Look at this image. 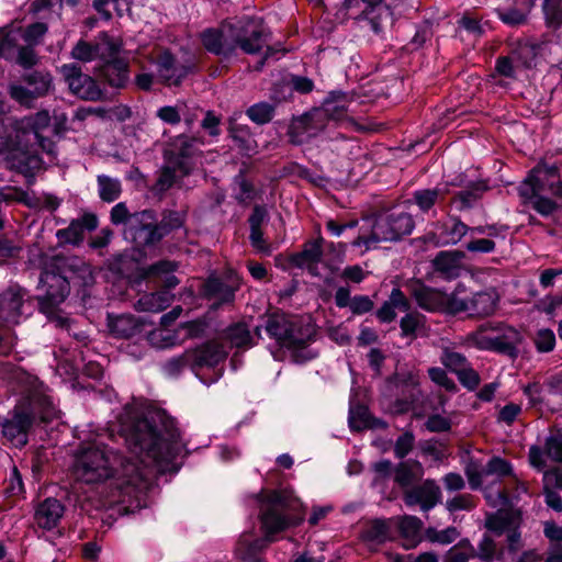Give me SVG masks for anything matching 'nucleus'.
I'll use <instances>...</instances> for the list:
<instances>
[{"label":"nucleus","instance_id":"obj_1","mask_svg":"<svg viewBox=\"0 0 562 562\" xmlns=\"http://www.w3.org/2000/svg\"><path fill=\"white\" fill-rule=\"evenodd\" d=\"M119 432L136 458L122 456L99 436L83 442L76 453L74 474L78 481L98 484L114 479L119 486H138L149 467L168 464L184 449L176 420L160 412L143 416L125 407L119 417Z\"/></svg>","mask_w":562,"mask_h":562},{"label":"nucleus","instance_id":"obj_2","mask_svg":"<svg viewBox=\"0 0 562 562\" xmlns=\"http://www.w3.org/2000/svg\"><path fill=\"white\" fill-rule=\"evenodd\" d=\"M21 397L2 424L3 437L14 447L22 448L29 441V431L35 420H49L55 407L43 383L24 371L15 372Z\"/></svg>","mask_w":562,"mask_h":562},{"label":"nucleus","instance_id":"obj_3","mask_svg":"<svg viewBox=\"0 0 562 562\" xmlns=\"http://www.w3.org/2000/svg\"><path fill=\"white\" fill-rule=\"evenodd\" d=\"M262 329L278 345L291 350L295 362L304 363L316 357V352L307 349L314 341L316 330L312 323L303 317L281 311L267 313L262 316L261 324L256 326L255 336L261 338Z\"/></svg>","mask_w":562,"mask_h":562},{"label":"nucleus","instance_id":"obj_4","mask_svg":"<svg viewBox=\"0 0 562 562\" xmlns=\"http://www.w3.org/2000/svg\"><path fill=\"white\" fill-rule=\"evenodd\" d=\"M31 252L30 261L42 270L40 285L45 290V294L38 297L40 307L42 312L50 313L68 296L69 278L83 262L77 257L49 256L37 245H34Z\"/></svg>","mask_w":562,"mask_h":562},{"label":"nucleus","instance_id":"obj_5","mask_svg":"<svg viewBox=\"0 0 562 562\" xmlns=\"http://www.w3.org/2000/svg\"><path fill=\"white\" fill-rule=\"evenodd\" d=\"M240 26L227 25L221 29H207L201 33L203 46L215 55L231 56L237 47L254 55L266 45V34L261 25L247 19Z\"/></svg>","mask_w":562,"mask_h":562},{"label":"nucleus","instance_id":"obj_6","mask_svg":"<svg viewBox=\"0 0 562 562\" xmlns=\"http://www.w3.org/2000/svg\"><path fill=\"white\" fill-rule=\"evenodd\" d=\"M415 227L413 216L404 211L392 209L378 214L368 236H359L355 246H366L370 249L381 241H396L403 236L412 234Z\"/></svg>","mask_w":562,"mask_h":562},{"label":"nucleus","instance_id":"obj_7","mask_svg":"<svg viewBox=\"0 0 562 562\" xmlns=\"http://www.w3.org/2000/svg\"><path fill=\"white\" fill-rule=\"evenodd\" d=\"M260 520L265 538L252 541L249 546V553L266 549L269 543L274 541L276 533L299 525L302 518L290 516L283 497L279 493H273L261 512Z\"/></svg>","mask_w":562,"mask_h":562},{"label":"nucleus","instance_id":"obj_8","mask_svg":"<svg viewBox=\"0 0 562 562\" xmlns=\"http://www.w3.org/2000/svg\"><path fill=\"white\" fill-rule=\"evenodd\" d=\"M123 234L125 239L139 249L154 248L162 239L156 214L151 210L133 213L130 226L124 228Z\"/></svg>","mask_w":562,"mask_h":562},{"label":"nucleus","instance_id":"obj_9","mask_svg":"<svg viewBox=\"0 0 562 562\" xmlns=\"http://www.w3.org/2000/svg\"><path fill=\"white\" fill-rule=\"evenodd\" d=\"M458 289L450 305V314L467 313L470 317L483 318L494 314L497 307L498 295L494 290H484L473 293L469 297H461Z\"/></svg>","mask_w":562,"mask_h":562},{"label":"nucleus","instance_id":"obj_10","mask_svg":"<svg viewBox=\"0 0 562 562\" xmlns=\"http://www.w3.org/2000/svg\"><path fill=\"white\" fill-rule=\"evenodd\" d=\"M330 109H313L301 116L294 117L288 130L290 143L302 145L324 132L328 125V111Z\"/></svg>","mask_w":562,"mask_h":562},{"label":"nucleus","instance_id":"obj_11","mask_svg":"<svg viewBox=\"0 0 562 562\" xmlns=\"http://www.w3.org/2000/svg\"><path fill=\"white\" fill-rule=\"evenodd\" d=\"M529 191L533 194L542 192L562 198V181L559 168L554 165L538 164L519 188L521 196H528Z\"/></svg>","mask_w":562,"mask_h":562},{"label":"nucleus","instance_id":"obj_12","mask_svg":"<svg viewBox=\"0 0 562 562\" xmlns=\"http://www.w3.org/2000/svg\"><path fill=\"white\" fill-rule=\"evenodd\" d=\"M406 289L420 308L428 312H442L450 314V305L452 299H454V291L448 294L440 290L427 286L420 280L408 281L406 283Z\"/></svg>","mask_w":562,"mask_h":562},{"label":"nucleus","instance_id":"obj_13","mask_svg":"<svg viewBox=\"0 0 562 562\" xmlns=\"http://www.w3.org/2000/svg\"><path fill=\"white\" fill-rule=\"evenodd\" d=\"M27 292L19 284H11L0 292V325L14 326L24 317Z\"/></svg>","mask_w":562,"mask_h":562},{"label":"nucleus","instance_id":"obj_14","mask_svg":"<svg viewBox=\"0 0 562 562\" xmlns=\"http://www.w3.org/2000/svg\"><path fill=\"white\" fill-rule=\"evenodd\" d=\"M61 71L71 93L78 98L87 101L104 99V92L99 83L92 77L82 74L77 65H64Z\"/></svg>","mask_w":562,"mask_h":562},{"label":"nucleus","instance_id":"obj_15","mask_svg":"<svg viewBox=\"0 0 562 562\" xmlns=\"http://www.w3.org/2000/svg\"><path fill=\"white\" fill-rule=\"evenodd\" d=\"M404 503L409 506H419L428 512L441 501V491L436 481L427 479L422 484L412 486L404 492Z\"/></svg>","mask_w":562,"mask_h":562},{"label":"nucleus","instance_id":"obj_16","mask_svg":"<svg viewBox=\"0 0 562 562\" xmlns=\"http://www.w3.org/2000/svg\"><path fill=\"white\" fill-rule=\"evenodd\" d=\"M47 32V25L36 22L26 27H16L9 31L1 40V48L8 52L12 47H18L21 43L37 46Z\"/></svg>","mask_w":562,"mask_h":562},{"label":"nucleus","instance_id":"obj_17","mask_svg":"<svg viewBox=\"0 0 562 562\" xmlns=\"http://www.w3.org/2000/svg\"><path fill=\"white\" fill-rule=\"evenodd\" d=\"M98 227V217L92 213H86L81 217L72 220L68 227L58 229L56 237L59 245H79L83 241L85 233Z\"/></svg>","mask_w":562,"mask_h":562},{"label":"nucleus","instance_id":"obj_18","mask_svg":"<svg viewBox=\"0 0 562 562\" xmlns=\"http://www.w3.org/2000/svg\"><path fill=\"white\" fill-rule=\"evenodd\" d=\"M98 76L112 89H125L130 83V64L126 59L104 61L99 68Z\"/></svg>","mask_w":562,"mask_h":562},{"label":"nucleus","instance_id":"obj_19","mask_svg":"<svg viewBox=\"0 0 562 562\" xmlns=\"http://www.w3.org/2000/svg\"><path fill=\"white\" fill-rule=\"evenodd\" d=\"M237 290V283H227L218 277H210L203 284V294L207 300L213 301L211 308L214 311L225 304H232Z\"/></svg>","mask_w":562,"mask_h":562},{"label":"nucleus","instance_id":"obj_20","mask_svg":"<svg viewBox=\"0 0 562 562\" xmlns=\"http://www.w3.org/2000/svg\"><path fill=\"white\" fill-rule=\"evenodd\" d=\"M65 507L60 501L48 497L40 503L34 513L35 524L45 530L56 528L63 518Z\"/></svg>","mask_w":562,"mask_h":562},{"label":"nucleus","instance_id":"obj_21","mask_svg":"<svg viewBox=\"0 0 562 562\" xmlns=\"http://www.w3.org/2000/svg\"><path fill=\"white\" fill-rule=\"evenodd\" d=\"M156 68L160 79L169 86L179 85L188 74V68L178 65L175 56L169 50H162L157 55Z\"/></svg>","mask_w":562,"mask_h":562},{"label":"nucleus","instance_id":"obj_22","mask_svg":"<svg viewBox=\"0 0 562 562\" xmlns=\"http://www.w3.org/2000/svg\"><path fill=\"white\" fill-rule=\"evenodd\" d=\"M464 257L460 250L439 251L432 260L434 270L443 279H456L461 273Z\"/></svg>","mask_w":562,"mask_h":562},{"label":"nucleus","instance_id":"obj_23","mask_svg":"<svg viewBox=\"0 0 562 562\" xmlns=\"http://www.w3.org/2000/svg\"><path fill=\"white\" fill-rule=\"evenodd\" d=\"M189 350L192 352V358H194L193 372L204 367H215L227 357V352L224 350L223 346L215 341H209L198 348Z\"/></svg>","mask_w":562,"mask_h":562},{"label":"nucleus","instance_id":"obj_24","mask_svg":"<svg viewBox=\"0 0 562 562\" xmlns=\"http://www.w3.org/2000/svg\"><path fill=\"white\" fill-rule=\"evenodd\" d=\"M393 530L396 529L404 540V548L411 549L416 547L422 540L423 521L412 515L393 517Z\"/></svg>","mask_w":562,"mask_h":562},{"label":"nucleus","instance_id":"obj_25","mask_svg":"<svg viewBox=\"0 0 562 562\" xmlns=\"http://www.w3.org/2000/svg\"><path fill=\"white\" fill-rule=\"evenodd\" d=\"M323 244L322 236L305 241L301 251L291 255L290 262L297 268L315 269L323 258Z\"/></svg>","mask_w":562,"mask_h":562},{"label":"nucleus","instance_id":"obj_26","mask_svg":"<svg viewBox=\"0 0 562 562\" xmlns=\"http://www.w3.org/2000/svg\"><path fill=\"white\" fill-rule=\"evenodd\" d=\"M108 328L113 337L128 339L142 331L143 324L132 314H108Z\"/></svg>","mask_w":562,"mask_h":562},{"label":"nucleus","instance_id":"obj_27","mask_svg":"<svg viewBox=\"0 0 562 562\" xmlns=\"http://www.w3.org/2000/svg\"><path fill=\"white\" fill-rule=\"evenodd\" d=\"M495 342H493L494 347L493 351H497L510 357H515L517 355V346L521 341L520 333L508 325L503 323L496 324V335Z\"/></svg>","mask_w":562,"mask_h":562},{"label":"nucleus","instance_id":"obj_28","mask_svg":"<svg viewBox=\"0 0 562 562\" xmlns=\"http://www.w3.org/2000/svg\"><path fill=\"white\" fill-rule=\"evenodd\" d=\"M396 310L401 312H408L411 303L403 291L394 288L391 291L389 299L376 311V317L381 323H391L396 318Z\"/></svg>","mask_w":562,"mask_h":562},{"label":"nucleus","instance_id":"obj_29","mask_svg":"<svg viewBox=\"0 0 562 562\" xmlns=\"http://www.w3.org/2000/svg\"><path fill=\"white\" fill-rule=\"evenodd\" d=\"M268 212L262 205H255L248 218L250 226L249 240L254 248L259 251H269V245L263 238L262 225L267 221Z\"/></svg>","mask_w":562,"mask_h":562},{"label":"nucleus","instance_id":"obj_30","mask_svg":"<svg viewBox=\"0 0 562 562\" xmlns=\"http://www.w3.org/2000/svg\"><path fill=\"white\" fill-rule=\"evenodd\" d=\"M447 192V190L441 188L419 189L413 192L407 203L416 205L423 214L432 212L436 215L434 209L438 202L445 199Z\"/></svg>","mask_w":562,"mask_h":562},{"label":"nucleus","instance_id":"obj_31","mask_svg":"<svg viewBox=\"0 0 562 562\" xmlns=\"http://www.w3.org/2000/svg\"><path fill=\"white\" fill-rule=\"evenodd\" d=\"M393 521L389 519H373L369 521L363 531L362 538L364 541L374 543H384L387 540L393 539Z\"/></svg>","mask_w":562,"mask_h":562},{"label":"nucleus","instance_id":"obj_32","mask_svg":"<svg viewBox=\"0 0 562 562\" xmlns=\"http://www.w3.org/2000/svg\"><path fill=\"white\" fill-rule=\"evenodd\" d=\"M182 158H178L172 166L167 165L161 168L160 175L157 180V187L159 190L165 191L173 186L177 178L179 176L184 177L189 175L191 167L188 165L184 159V154L182 153Z\"/></svg>","mask_w":562,"mask_h":562},{"label":"nucleus","instance_id":"obj_33","mask_svg":"<svg viewBox=\"0 0 562 562\" xmlns=\"http://www.w3.org/2000/svg\"><path fill=\"white\" fill-rule=\"evenodd\" d=\"M488 189L484 181L473 182L464 190L454 194L452 202L457 204L459 211L471 209Z\"/></svg>","mask_w":562,"mask_h":562},{"label":"nucleus","instance_id":"obj_34","mask_svg":"<svg viewBox=\"0 0 562 562\" xmlns=\"http://www.w3.org/2000/svg\"><path fill=\"white\" fill-rule=\"evenodd\" d=\"M470 227L459 217H450L448 222L440 226L439 241L441 245H456L469 232Z\"/></svg>","mask_w":562,"mask_h":562},{"label":"nucleus","instance_id":"obj_35","mask_svg":"<svg viewBox=\"0 0 562 562\" xmlns=\"http://www.w3.org/2000/svg\"><path fill=\"white\" fill-rule=\"evenodd\" d=\"M171 294L168 291H158L142 295L135 304L140 312L158 313L167 308L171 303Z\"/></svg>","mask_w":562,"mask_h":562},{"label":"nucleus","instance_id":"obj_36","mask_svg":"<svg viewBox=\"0 0 562 562\" xmlns=\"http://www.w3.org/2000/svg\"><path fill=\"white\" fill-rule=\"evenodd\" d=\"M424 474L423 465L419 461L407 460L401 462L394 470V480L402 487H408L414 481L420 479Z\"/></svg>","mask_w":562,"mask_h":562},{"label":"nucleus","instance_id":"obj_37","mask_svg":"<svg viewBox=\"0 0 562 562\" xmlns=\"http://www.w3.org/2000/svg\"><path fill=\"white\" fill-rule=\"evenodd\" d=\"M229 134L244 155L251 156L257 153V143L248 126L231 122Z\"/></svg>","mask_w":562,"mask_h":562},{"label":"nucleus","instance_id":"obj_38","mask_svg":"<svg viewBox=\"0 0 562 562\" xmlns=\"http://www.w3.org/2000/svg\"><path fill=\"white\" fill-rule=\"evenodd\" d=\"M543 44L524 42L510 53L519 68H531L536 65L537 56L543 50Z\"/></svg>","mask_w":562,"mask_h":562},{"label":"nucleus","instance_id":"obj_39","mask_svg":"<svg viewBox=\"0 0 562 562\" xmlns=\"http://www.w3.org/2000/svg\"><path fill=\"white\" fill-rule=\"evenodd\" d=\"M95 57L104 61L122 59L119 57L122 50V42L106 33H100L94 44Z\"/></svg>","mask_w":562,"mask_h":562},{"label":"nucleus","instance_id":"obj_40","mask_svg":"<svg viewBox=\"0 0 562 562\" xmlns=\"http://www.w3.org/2000/svg\"><path fill=\"white\" fill-rule=\"evenodd\" d=\"M18 130L31 132L34 136L43 134L50 124V115L47 110H41L34 114L24 116L18 123Z\"/></svg>","mask_w":562,"mask_h":562},{"label":"nucleus","instance_id":"obj_41","mask_svg":"<svg viewBox=\"0 0 562 562\" xmlns=\"http://www.w3.org/2000/svg\"><path fill=\"white\" fill-rule=\"evenodd\" d=\"M99 196L103 202L111 203L117 200L122 193L120 179L106 175L97 177Z\"/></svg>","mask_w":562,"mask_h":562},{"label":"nucleus","instance_id":"obj_42","mask_svg":"<svg viewBox=\"0 0 562 562\" xmlns=\"http://www.w3.org/2000/svg\"><path fill=\"white\" fill-rule=\"evenodd\" d=\"M496 324H483L476 330L468 335V341L472 342L476 348L482 350H492L496 338Z\"/></svg>","mask_w":562,"mask_h":562},{"label":"nucleus","instance_id":"obj_43","mask_svg":"<svg viewBox=\"0 0 562 562\" xmlns=\"http://www.w3.org/2000/svg\"><path fill=\"white\" fill-rule=\"evenodd\" d=\"M348 95L344 92H330L323 103L322 108H317L318 110H327V108H331L328 111V122L330 120L338 121L344 117L347 111Z\"/></svg>","mask_w":562,"mask_h":562},{"label":"nucleus","instance_id":"obj_44","mask_svg":"<svg viewBox=\"0 0 562 562\" xmlns=\"http://www.w3.org/2000/svg\"><path fill=\"white\" fill-rule=\"evenodd\" d=\"M361 16L367 20L374 33L383 30V23L391 18V11L385 5H366Z\"/></svg>","mask_w":562,"mask_h":562},{"label":"nucleus","instance_id":"obj_45","mask_svg":"<svg viewBox=\"0 0 562 562\" xmlns=\"http://www.w3.org/2000/svg\"><path fill=\"white\" fill-rule=\"evenodd\" d=\"M225 338L236 348H249L254 345L249 328L244 323L229 326L225 331Z\"/></svg>","mask_w":562,"mask_h":562},{"label":"nucleus","instance_id":"obj_46","mask_svg":"<svg viewBox=\"0 0 562 562\" xmlns=\"http://www.w3.org/2000/svg\"><path fill=\"white\" fill-rule=\"evenodd\" d=\"M441 364L452 373L464 369L470 362L468 358L451 346H443L440 355Z\"/></svg>","mask_w":562,"mask_h":562},{"label":"nucleus","instance_id":"obj_47","mask_svg":"<svg viewBox=\"0 0 562 562\" xmlns=\"http://www.w3.org/2000/svg\"><path fill=\"white\" fill-rule=\"evenodd\" d=\"M23 81L41 98L46 95L52 88V76L44 71H33L23 77Z\"/></svg>","mask_w":562,"mask_h":562},{"label":"nucleus","instance_id":"obj_48","mask_svg":"<svg viewBox=\"0 0 562 562\" xmlns=\"http://www.w3.org/2000/svg\"><path fill=\"white\" fill-rule=\"evenodd\" d=\"M193 359L194 358H192V352H190V350L187 349L180 356H177V357H173V358L167 360L162 364V370L169 376H178L187 368H189L193 371Z\"/></svg>","mask_w":562,"mask_h":562},{"label":"nucleus","instance_id":"obj_49","mask_svg":"<svg viewBox=\"0 0 562 562\" xmlns=\"http://www.w3.org/2000/svg\"><path fill=\"white\" fill-rule=\"evenodd\" d=\"M352 430H362L370 427V413L366 405L351 404L348 417Z\"/></svg>","mask_w":562,"mask_h":562},{"label":"nucleus","instance_id":"obj_50","mask_svg":"<svg viewBox=\"0 0 562 562\" xmlns=\"http://www.w3.org/2000/svg\"><path fill=\"white\" fill-rule=\"evenodd\" d=\"M246 114L254 123L263 125L272 120L274 106L268 102H259L249 106Z\"/></svg>","mask_w":562,"mask_h":562},{"label":"nucleus","instance_id":"obj_51","mask_svg":"<svg viewBox=\"0 0 562 562\" xmlns=\"http://www.w3.org/2000/svg\"><path fill=\"white\" fill-rule=\"evenodd\" d=\"M473 558L475 548L468 540H462L448 551L443 562H468Z\"/></svg>","mask_w":562,"mask_h":562},{"label":"nucleus","instance_id":"obj_52","mask_svg":"<svg viewBox=\"0 0 562 562\" xmlns=\"http://www.w3.org/2000/svg\"><path fill=\"white\" fill-rule=\"evenodd\" d=\"M9 95L20 105H23L27 109L33 108L35 100L41 98L40 95L35 94V92L29 87H24L18 83L9 86Z\"/></svg>","mask_w":562,"mask_h":562},{"label":"nucleus","instance_id":"obj_53","mask_svg":"<svg viewBox=\"0 0 562 562\" xmlns=\"http://www.w3.org/2000/svg\"><path fill=\"white\" fill-rule=\"evenodd\" d=\"M425 317L418 312H406L401 318L400 327L403 337H415L416 331L424 326Z\"/></svg>","mask_w":562,"mask_h":562},{"label":"nucleus","instance_id":"obj_54","mask_svg":"<svg viewBox=\"0 0 562 562\" xmlns=\"http://www.w3.org/2000/svg\"><path fill=\"white\" fill-rule=\"evenodd\" d=\"M184 218L177 211H168L162 214V218L158 222V228L162 238L175 229L183 226Z\"/></svg>","mask_w":562,"mask_h":562},{"label":"nucleus","instance_id":"obj_55","mask_svg":"<svg viewBox=\"0 0 562 562\" xmlns=\"http://www.w3.org/2000/svg\"><path fill=\"white\" fill-rule=\"evenodd\" d=\"M543 11L550 27L557 29L562 25V0H544Z\"/></svg>","mask_w":562,"mask_h":562},{"label":"nucleus","instance_id":"obj_56","mask_svg":"<svg viewBox=\"0 0 562 562\" xmlns=\"http://www.w3.org/2000/svg\"><path fill=\"white\" fill-rule=\"evenodd\" d=\"M525 198L530 201L531 206L541 215L548 216L557 209V204L551 199L542 196V192L533 194L529 191V195Z\"/></svg>","mask_w":562,"mask_h":562},{"label":"nucleus","instance_id":"obj_57","mask_svg":"<svg viewBox=\"0 0 562 562\" xmlns=\"http://www.w3.org/2000/svg\"><path fill=\"white\" fill-rule=\"evenodd\" d=\"M428 375L434 383L443 387L446 391L450 393H456L458 391L456 382L449 378L445 369L439 367L429 368Z\"/></svg>","mask_w":562,"mask_h":562},{"label":"nucleus","instance_id":"obj_58","mask_svg":"<svg viewBox=\"0 0 562 562\" xmlns=\"http://www.w3.org/2000/svg\"><path fill=\"white\" fill-rule=\"evenodd\" d=\"M533 344L539 352H550L555 347V335L549 328L539 329L533 337Z\"/></svg>","mask_w":562,"mask_h":562},{"label":"nucleus","instance_id":"obj_59","mask_svg":"<svg viewBox=\"0 0 562 562\" xmlns=\"http://www.w3.org/2000/svg\"><path fill=\"white\" fill-rule=\"evenodd\" d=\"M531 5H532V2L528 1L526 11H521L518 9H506V10H498L497 14H498V18L504 23H506L508 25H520L526 22L527 12L529 11Z\"/></svg>","mask_w":562,"mask_h":562},{"label":"nucleus","instance_id":"obj_60","mask_svg":"<svg viewBox=\"0 0 562 562\" xmlns=\"http://www.w3.org/2000/svg\"><path fill=\"white\" fill-rule=\"evenodd\" d=\"M177 269V263L169 260H160L147 268L140 270V278L146 279L150 276L169 274Z\"/></svg>","mask_w":562,"mask_h":562},{"label":"nucleus","instance_id":"obj_61","mask_svg":"<svg viewBox=\"0 0 562 562\" xmlns=\"http://www.w3.org/2000/svg\"><path fill=\"white\" fill-rule=\"evenodd\" d=\"M132 217L133 213H130L124 202H120L111 209L110 220L113 225H124V228H128Z\"/></svg>","mask_w":562,"mask_h":562},{"label":"nucleus","instance_id":"obj_62","mask_svg":"<svg viewBox=\"0 0 562 562\" xmlns=\"http://www.w3.org/2000/svg\"><path fill=\"white\" fill-rule=\"evenodd\" d=\"M496 553L497 550L495 541L491 537L484 536L477 546V550H475V557L483 562H491Z\"/></svg>","mask_w":562,"mask_h":562},{"label":"nucleus","instance_id":"obj_63","mask_svg":"<svg viewBox=\"0 0 562 562\" xmlns=\"http://www.w3.org/2000/svg\"><path fill=\"white\" fill-rule=\"evenodd\" d=\"M456 375L459 382L470 391L475 390L481 382L479 373L472 368L471 363L458 371Z\"/></svg>","mask_w":562,"mask_h":562},{"label":"nucleus","instance_id":"obj_64","mask_svg":"<svg viewBox=\"0 0 562 562\" xmlns=\"http://www.w3.org/2000/svg\"><path fill=\"white\" fill-rule=\"evenodd\" d=\"M546 454L555 462H562V436H551L547 439Z\"/></svg>","mask_w":562,"mask_h":562}]
</instances>
